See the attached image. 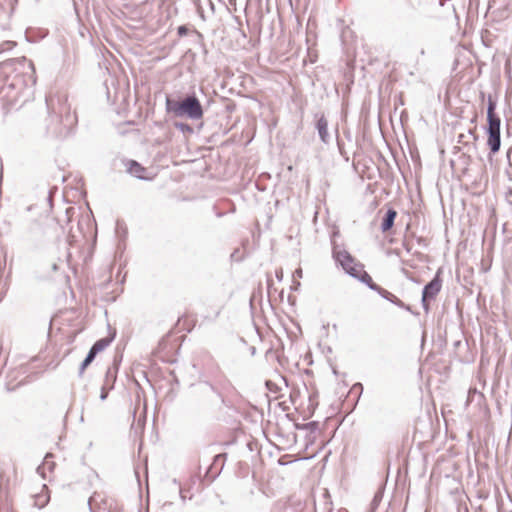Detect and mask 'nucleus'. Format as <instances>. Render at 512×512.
<instances>
[{"instance_id":"5","label":"nucleus","mask_w":512,"mask_h":512,"mask_svg":"<svg viewBox=\"0 0 512 512\" xmlns=\"http://www.w3.org/2000/svg\"><path fill=\"white\" fill-rule=\"evenodd\" d=\"M166 110L176 117H187L191 120H199L203 117V109L195 96H188L182 101L166 98Z\"/></svg>"},{"instance_id":"24","label":"nucleus","mask_w":512,"mask_h":512,"mask_svg":"<svg viewBox=\"0 0 512 512\" xmlns=\"http://www.w3.org/2000/svg\"><path fill=\"white\" fill-rule=\"evenodd\" d=\"M178 33H179L180 35L185 34V33H186V28H185L184 26H180V27L178 28Z\"/></svg>"},{"instance_id":"22","label":"nucleus","mask_w":512,"mask_h":512,"mask_svg":"<svg viewBox=\"0 0 512 512\" xmlns=\"http://www.w3.org/2000/svg\"><path fill=\"white\" fill-rule=\"evenodd\" d=\"M440 281L438 279V276H436L433 280H431L429 283L425 284L423 288H439L440 287Z\"/></svg>"},{"instance_id":"20","label":"nucleus","mask_w":512,"mask_h":512,"mask_svg":"<svg viewBox=\"0 0 512 512\" xmlns=\"http://www.w3.org/2000/svg\"><path fill=\"white\" fill-rule=\"evenodd\" d=\"M244 258V254L240 251L239 248L235 249L231 254V259L233 261H241Z\"/></svg>"},{"instance_id":"4","label":"nucleus","mask_w":512,"mask_h":512,"mask_svg":"<svg viewBox=\"0 0 512 512\" xmlns=\"http://www.w3.org/2000/svg\"><path fill=\"white\" fill-rule=\"evenodd\" d=\"M332 257L337 266H340L351 277L358 279L368 288H379L372 282L371 276L364 270L363 264L358 262L343 246L332 240Z\"/></svg>"},{"instance_id":"1","label":"nucleus","mask_w":512,"mask_h":512,"mask_svg":"<svg viewBox=\"0 0 512 512\" xmlns=\"http://www.w3.org/2000/svg\"><path fill=\"white\" fill-rule=\"evenodd\" d=\"M45 112L31 122L32 128L40 134L53 138H65L71 134L77 124V116L71 111L65 93L46 96Z\"/></svg>"},{"instance_id":"11","label":"nucleus","mask_w":512,"mask_h":512,"mask_svg":"<svg viewBox=\"0 0 512 512\" xmlns=\"http://www.w3.org/2000/svg\"><path fill=\"white\" fill-rule=\"evenodd\" d=\"M128 172L137 178H140V179L144 178V176L142 174L144 172V168L136 161L129 162Z\"/></svg>"},{"instance_id":"17","label":"nucleus","mask_w":512,"mask_h":512,"mask_svg":"<svg viewBox=\"0 0 512 512\" xmlns=\"http://www.w3.org/2000/svg\"><path fill=\"white\" fill-rule=\"evenodd\" d=\"M116 379V374L115 372L112 371V368H108L107 372H106V378H105V383L106 386H110L112 385L113 386V383Z\"/></svg>"},{"instance_id":"2","label":"nucleus","mask_w":512,"mask_h":512,"mask_svg":"<svg viewBox=\"0 0 512 512\" xmlns=\"http://www.w3.org/2000/svg\"><path fill=\"white\" fill-rule=\"evenodd\" d=\"M222 394L209 382L192 385L188 400L189 409L196 414H208L224 404Z\"/></svg>"},{"instance_id":"9","label":"nucleus","mask_w":512,"mask_h":512,"mask_svg":"<svg viewBox=\"0 0 512 512\" xmlns=\"http://www.w3.org/2000/svg\"><path fill=\"white\" fill-rule=\"evenodd\" d=\"M396 216H397V213L395 210L388 209V211L386 212V214L383 218V221L381 223L382 232H386L393 227Z\"/></svg>"},{"instance_id":"6","label":"nucleus","mask_w":512,"mask_h":512,"mask_svg":"<svg viewBox=\"0 0 512 512\" xmlns=\"http://www.w3.org/2000/svg\"><path fill=\"white\" fill-rule=\"evenodd\" d=\"M487 121H488V127L486 129V132L488 134L487 145L489 146L490 151L492 153H497L501 146V140H500L501 120L500 119H492V120H487Z\"/></svg>"},{"instance_id":"19","label":"nucleus","mask_w":512,"mask_h":512,"mask_svg":"<svg viewBox=\"0 0 512 512\" xmlns=\"http://www.w3.org/2000/svg\"><path fill=\"white\" fill-rule=\"evenodd\" d=\"M15 42L13 41H4L0 43V53L9 51L15 46Z\"/></svg>"},{"instance_id":"26","label":"nucleus","mask_w":512,"mask_h":512,"mask_svg":"<svg viewBox=\"0 0 512 512\" xmlns=\"http://www.w3.org/2000/svg\"><path fill=\"white\" fill-rule=\"evenodd\" d=\"M296 273H297V275L301 276L302 271L301 270H297Z\"/></svg>"},{"instance_id":"23","label":"nucleus","mask_w":512,"mask_h":512,"mask_svg":"<svg viewBox=\"0 0 512 512\" xmlns=\"http://www.w3.org/2000/svg\"><path fill=\"white\" fill-rule=\"evenodd\" d=\"M112 389V385H110L109 387L106 386V384H103L102 386V389H101V394H100V399L103 401L107 398L108 396V390Z\"/></svg>"},{"instance_id":"21","label":"nucleus","mask_w":512,"mask_h":512,"mask_svg":"<svg viewBox=\"0 0 512 512\" xmlns=\"http://www.w3.org/2000/svg\"><path fill=\"white\" fill-rule=\"evenodd\" d=\"M17 62L23 64L24 66L26 65L28 69L34 72V64L32 61L27 60L25 57H23L21 59H18Z\"/></svg>"},{"instance_id":"12","label":"nucleus","mask_w":512,"mask_h":512,"mask_svg":"<svg viewBox=\"0 0 512 512\" xmlns=\"http://www.w3.org/2000/svg\"><path fill=\"white\" fill-rule=\"evenodd\" d=\"M440 290H422V304L424 310L428 311V301L434 299Z\"/></svg>"},{"instance_id":"10","label":"nucleus","mask_w":512,"mask_h":512,"mask_svg":"<svg viewBox=\"0 0 512 512\" xmlns=\"http://www.w3.org/2000/svg\"><path fill=\"white\" fill-rule=\"evenodd\" d=\"M115 334L111 335L110 337H105L97 340L91 349L98 354L99 352L103 351L106 347L110 345V343L113 341Z\"/></svg>"},{"instance_id":"7","label":"nucleus","mask_w":512,"mask_h":512,"mask_svg":"<svg viewBox=\"0 0 512 512\" xmlns=\"http://www.w3.org/2000/svg\"><path fill=\"white\" fill-rule=\"evenodd\" d=\"M316 129L318 131L321 141L323 143H328V141H329L328 121L323 114H321L317 118Z\"/></svg>"},{"instance_id":"13","label":"nucleus","mask_w":512,"mask_h":512,"mask_svg":"<svg viewBox=\"0 0 512 512\" xmlns=\"http://www.w3.org/2000/svg\"><path fill=\"white\" fill-rule=\"evenodd\" d=\"M96 355L97 354L90 348L87 356L85 357V359L83 360V362L80 365L79 376L83 375L85 369L93 362V360L95 359Z\"/></svg>"},{"instance_id":"25","label":"nucleus","mask_w":512,"mask_h":512,"mask_svg":"<svg viewBox=\"0 0 512 512\" xmlns=\"http://www.w3.org/2000/svg\"><path fill=\"white\" fill-rule=\"evenodd\" d=\"M220 457H222L221 454L215 456V461L218 460Z\"/></svg>"},{"instance_id":"15","label":"nucleus","mask_w":512,"mask_h":512,"mask_svg":"<svg viewBox=\"0 0 512 512\" xmlns=\"http://www.w3.org/2000/svg\"><path fill=\"white\" fill-rule=\"evenodd\" d=\"M379 294L386 300L395 303L399 306H403V303L395 296L393 295L389 290H377Z\"/></svg>"},{"instance_id":"3","label":"nucleus","mask_w":512,"mask_h":512,"mask_svg":"<svg viewBox=\"0 0 512 512\" xmlns=\"http://www.w3.org/2000/svg\"><path fill=\"white\" fill-rule=\"evenodd\" d=\"M4 62L0 65V103L3 108L10 110L24 101L27 87L17 75H6L11 70L12 63Z\"/></svg>"},{"instance_id":"18","label":"nucleus","mask_w":512,"mask_h":512,"mask_svg":"<svg viewBox=\"0 0 512 512\" xmlns=\"http://www.w3.org/2000/svg\"><path fill=\"white\" fill-rule=\"evenodd\" d=\"M266 291H267V297H268L269 301H271L276 296V294L279 296L280 300L283 301L284 290L274 289V290H266Z\"/></svg>"},{"instance_id":"14","label":"nucleus","mask_w":512,"mask_h":512,"mask_svg":"<svg viewBox=\"0 0 512 512\" xmlns=\"http://www.w3.org/2000/svg\"><path fill=\"white\" fill-rule=\"evenodd\" d=\"M495 109L496 102L491 98V96H489L487 106V120L500 119V117L495 113Z\"/></svg>"},{"instance_id":"16","label":"nucleus","mask_w":512,"mask_h":512,"mask_svg":"<svg viewBox=\"0 0 512 512\" xmlns=\"http://www.w3.org/2000/svg\"><path fill=\"white\" fill-rule=\"evenodd\" d=\"M52 457V454L48 453L46 456H45V461L42 465L38 466L37 467V473L40 474L43 478H45V475H44V469L45 467L47 466L48 469L51 471L54 467V463H50L49 462V458Z\"/></svg>"},{"instance_id":"8","label":"nucleus","mask_w":512,"mask_h":512,"mask_svg":"<svg viewBox=\"0 0 512 512\" xmlns=\"http://www.w3.org/2000/svg\"><path fill=\"white\" fill-rule=\"evenodd\" d=\"M34 503L33 506L39 509L44 508L50 501V495L48 491V487L43 485L42 491L33 496Z\"/></svg>"}]
</instances>
